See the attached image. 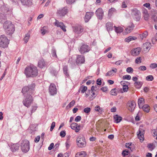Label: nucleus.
Instances as JSON below:
<instances>
[{"label": "nucleus", "mask_w": 157, "mask_h": 157, "mask_svg": "<svg viewBox=\"0 0 157 157\" xmlns=\"http://www.w3.org/2000/svg\"><path fill=\"white\" fill-rule=\"evenodd\" d=\"M37 107L36 106H32V109L31 110V113H33L36 110Z\"/></svg>", "instance_id": "55"}, {"label": "nucleus", "mask_w": 157, "mask_h": 157, "mask_svg": "<svg viewBox=\"0 0 157 157\" xmlns=\"http://www.w3.org/2000/svg\"><path fill=\"white\" fill-rule=\"evenodd\" d=\"M20 1L23 5H31L32 3V0H20Z\"/></svg>", "instance_id": "22"}, {"label": "nucleus", "mask_w": 157, "mask_h": 157, "mask_svg": "<svg viewBox=\"0 0 157 157\" xmlns=\"http://www.w3.org/2000/svg\"><path fill=\"white\" fill-rule=\"evenodd\" d=\"M143 110L146 113H148L149 111V106L147 105H144L141 107Z\"/></svg>", "instance_id": "31"}, {"label": "nucleus", "mask_w": 157, "mask_h": 157, "mask_svg": "<svg viewBox=\"0 0 157 157\" xmlns=\"http://www.w3.org/2000/svg\"><path fill=\"white\" fill-rule=\"evenodd\" d=\"M137 135L140 140L141 142L144 139V130L140 128L138 132H137Z\"/></svg>", "instance_id": "13"}, {"label": "nucleus", "mask_w": 157, "mask_h": 157, "mask_svg": "<svg viewBox=\"0 0 157 157\" xmlns=\"http://www.w3.org/2000/svg\"><path fill=\"white\" fill-rule=\"evenodd\" d=\"M117 72V69L116 68H114L113 69H112L111 70L109 71L105 75L106 76H109L113 74L116 73Z\"/></svg>", "instance_id": "27"}, {"label": "nucleus", "mask_w": 157, "mask_h": 157, "mask_svg": "<svg viewBox=\"0 0 157 157\" xmlns=\"http://www.w3.org/2000/svg\"><path fill=\"white\" fill-rule=\"evenodd\" d=\"M96 14L99 19H102L104 14L102 9L101 8H99L96 10Z\"/></svg>", "instance_id": "17"}, {"label": "nucleus", "mask_w": 157, "mask_h": 157, "mask_svg": "<svg viewBox=\"0 0 157 157\" xmlns=\"http://www.w3.org/2000/svg\"><path fill=\"white\" fill-rule=\"evenodd\" d=\"M21 148L22 152L26 153L29 149V142L26 140H23L21 143Z\"/></svg>", "instance_id": "5"}, {"label": "nucleus", "mask_w": 157, "mask_h": 157, "mask_svg": "<svg viewBox=\"0 0 157 157\" xmlns=\"http://www.w3.org/2000/svg\"><path fill=\"white\" fill-rule=\"evenodd\" d=\"M52 55L53 57H57V56L56 55V52L55 49H52Z\"/></svg>", "instance_id": "46"}, {"label": "nucleus", "mask_w": 157, "mask_h": 157, "mask_svg": "<svg viewBox=\"0 0 157 157\" xmlns=\"http://www.w3.org/2000/svg\"><path fill=\"white\" fill-rule=\"evenodd\" d=\"M101 82L100 79H98L97 80V84L98 85H101Z\"/></svg>", "instance_id": "63"}, {"label": "nucleus", "mask_w": 157, "mask_h": 157, "mask_svg": "<svg viewBox=\"0 0 157 157\" xmlns=\"http://www.w3.org/2000/svg\"><path fill=\"white\" fill-rule=\"evenodd\" d=\"M131 14L134 19L137 21H139L140 19V12L136 9H133L131 10Z\"/></svg>", "instance_id": "8"}, {"label": "nucleus", "mask_w": 157, "mask_h": 157, "mask_svg": "<svg viewBox=\"0 0 157 157\" xmlns=\"http://www.w3.org/2000/svg\"><path fill=\"white\" fill-rule=\"evenodd\" d=\"M136 39V37L132 36H129L125 39L126 42H129L131 40H135Z\"/></svg>", "instance_id": "32"}, {"label": "nucleus", "mask_w": 157, "mask_h": 157, "mask_svg": "<svg viewBox=\"0 0 157 157\" xmlns=\"http://www.w3.org/2000/svg\"><path fill=\"white\" fill-rule=\"evenodd\" d=\"M35 85L32 83L29 87L25 86L24 87L22 90L23 94L25 96L26 94H32L34 92V88L35 87Z\"/></svg>", "instance_id": "3"}, {"label": "nucleus", "mask_w": 157, "mask_h": 157, "mask_svg": "<svg viewBox=\"0 0 157 157\" xmlns=\"http://www.w3.org/2000/svg\"><path fill=\"white\" fill-rule=\"evenodd\" d=\"M115 28V30L117 33H120L123 32V29L121 27H116L114 26Z\"/></svg>", "instance_id": "30"}, {"label": "nucleus", "mask_w": 157, "mask_h": 157, "mask_svg": "<svg viewBox=\"0 0 157 157\" xmlns=\"http://www.w3.org/2000/svg\"><path fill=\"white\" fill-rule=\"evenodd\" d=\"M85 62V58L84 56L82 55H78L76 59V62L77 64L84 63Z\"/></svg>", "instance_id": "16"}, {"label": "nucleus", "mask_w": 157, "mask_h": 157, "mask_svg": "<svg viewBox=\"0 0 157 157\" xmlns=\"http://www.w3.org/2000/svg\"><path fill=\"white\" fill-rule=\"evenodd\" d=\"M3 27L8 34L13 33L15 30L14 25L10 21H5L3 23Z\"/></svg>", "instance_id": "2"}, {"label": "nucleus", "mask_w": 157, "mask_h": 157, "mask_svg": "<svg viewBox=\"0 0 157 157\" xmlns=\"http://www.w3.org/2000/svg\"><path fill=\"white\" fill-rule=\"evenodd\" d=\"M28 95L26 98L23 100V103L24 105L28 108L33 103V99L31 94H27Z\"/></svg>", "instance_id": "6"}, {"label": "nucleus", "mask_w": 157, "mask_h": 157, "mask_svg": "<svg viewBox=\"0 0 157 157\" xmlns=\"http://www.w3.org/2000/svg\"><path fill=\"white\" fill-rule=\"evenodd\" d=\"M106 27L107 30L108 32H109V31L112 30L113 26L112 23L110 22H108L106 23Z\"/></svg>", "instance_id": "26"}, {"label": "nucleus", "mask_w": 157, "mask_h": 157, "mask_svg": "<svg viewBox=\"0 0 157 157\" xmlns=\"http://www.w3.org/2000/svg\"><path fill=\"white\" fill-rule=\"evenodd\" d=\"M111 94L113 95H117V91L116 89H114L111 90L110 91Z\"/></svg>", "instance_id": "42"}, {"label": "nucleus", "mask_w": 157, "mask_h": 157, "mask_svg": "<svg viewBox=\"0 0 157 157\" xmlns=\"http://www.w3.org/2000/svg\"><path fill=\"white\" fill-rule=\"evenodd\" d=\"M114 119L115 122L118 123L121 121L122 118L118 115H116L114 116Z\"/></svg>", "instance_id": "29"}, {"label": "nucleus", "mask_w": 157, "mask_h": 157, "mask_svg": "<svg viewBox=\"0 0 157 157\" xmlns=\"http://www.w3.org/2000/svg\"><path fill=\"white\" fill-rule=\"evenodd\" d=\"M144 17L145 20L146 21L148 20L149 17V15L147 12L144 13Z\"/></svg>", "instance_id": "51"}, {"label": "nucleus", "mask_w": 157, "mask_h": 157, "mask_svg": "<svg viewBox=\"0 0 157 157\" xmlns=\"http://www.w3.org/2000/svg\"><path fill=\"white\" fill-rule=\"evenodd\" d=\"M90 109L89 107H87L86 108H85L84 110V112L86 113H88L90 111Z\"/></svg>", "instance_id": "47"}, {"label": "nucleus", "mask_w": 157, "mask_h": 157, "mask_svg": "<svg viewBox=\"0 0 157 157\" xmlns=\"http://www.w3.org/2000/svg\"><path fill=\"white\" fill-rule=\"evenodd\" d=\"M128 150H125L122 151V154L123 156H125L128 155Z\"/></svg>", "instance_id": "50"}, {"label": "nucleus", "mask_w": 157, "mask_h": 157, "mask_svg": "<svg viewBox=\"0 0 157 157\" xmlns=\"http://www.w3.org/2000/svg\"><path fill=\"white\" fill-rule=\"evenodd\" d=\"M139 69H140L141 71H144L146 69V68L145 66H141L139 68Z\"/></svg>", "instance_id": "59"}, {"label": "nucleus", "mask_w": 157, "mask_h": 157, "mask_svg": "<svg viewBox=\"0 0 157 157\" xmlns=\"http://www.w3.org/2000/svg\"><path fill=\"white\" fill-rule=\"evenodd\" d=\"M54 24L56 26L60 27L62 30L63 31L66 32V29H65V27L62 22H59L57 20H56V21L54 23Z\"/></svg>", "instance_id": "15"}, {"label": "nucleus", "mask_w": 157, "mask_h": 157, "mask_svg": "<svg viewBox=\"0 0 157 157\" xmlns=\"http://www.w3.org/2000/svg\"><path fill=\"white\" fill-rule=\"evenodd\" d=\"M133 71V69L131 67H128L127 68L126 71L128 73L132 72Z\"/></svg>", "instance_id": "56"}, {"label": "nucleus", "mask_w": 157, "mask_h": 157, "mask_svg": "<svg viewBox=\"0 0 157 157\" xmlns=\"http://www.w3.org/2000/svg\"><path fill=\"white\" fill-rule=\"evenodd\" d=\"M116 10L114 8H111L110 9H109L108 13V16L109 17H111L113 14L116 12Z\"/></svg>", "instance_id": "33"}, {"label": "nucleus", "mask_w": 157, "mask_h": 157, "mask_svg": "<svg viewBox=\"0 0 157 157\" xmlns=\"http://www.w3.org/2000/svg\"><path fill=\"white\" fill-rule=\"evenodd\" d=\"M76 142L77 146L79 147H83L86 146V142L85 139L82 135H80L77 136Z\"/></svg>", "instance_id": "4"}, {"label": "nucleus", "mask_w": 157, "mask_h": 157, "mask_svg": "<svg viewBox=\"0 0 157 157\" xmlns=\"http://www.w3.org/2000/svg\"><path fill=\"white\" fill-rule=\"evenodd\" d=\"M30 37V35L29 34L27 33L25 35V36L24 37V40L25 43H26L28 41L29 37Z\"/></svg>", "instance_id": "38"}, {"label": "nucleus", "mask_w": 157, "mask_h": 157, "mask_svg": "<svg viewBox=\"0 0 157 157\" xmlns=\"http://www.w3.org/2000/svg\"><path fill=\"white\" fill-rule=\"evenodd\" d=\"M49 93L51 95H53L57 93L56 86L54 84L51 83L49 87Z\"/></svg>", "instance_id": "10"}, {"label": "nucleus", "mask_w": 157, "mask_h": 157, "mask_svg": "<svg viewBox=\"0 0 157 157\" xmlns=\"http://www.w3.org/2000/svg\"><path fill=\"white\" fill-rule=\"evenodd\" d=\"M148 35L147 32V31H145L142 34L140 35V37L142 40H143L144 38H146Z\"/></svg>", "instance_id": "34"}, {"label": "nucleus", "mask_w": 157, "mask_h": 157, "mask_svg": "<svg viewBox=\"0 0 157 157\" xmlns=\"http://www.w3.org/2000/svg\"><path fill=\"white\" fill-rule=\"evenodd\" d=\"M46 64L44 60L41 59L39 60L38 63V66L40 68H43L46 66Z\"/></svg>", "instance_id": "24"}, {"label": "nucleus", "mask_w": 157, "mask_h": 157, "mask_svg": "<svg viewBox=\"0 0 157 157\" xmlns=\"http://www.w3.org/2000/svg\"><path fill=\"white\" fill-rule=\"evenodd\" d=\"M146 79L148 81H152L154 79V77L152 75H149L146 77Z\"/></svg>", "instance_id": "40"}, {"label": "nucleus", "mask_w": 157, "mask_h": 157, "mask_svg": "<svg viewBox=\"0 0 157 157\" xmlns=\"http://www.w3.org/2000/svg\"><path fill=\"white\" fill-rule=\"evenodd\" d=\"M123 79L130 80L131 78V77L130 75H126L124 76L122 78Z\"/></svg>", "instance_id": "44"}, {"label": "nucleus", "mask_w": 157, "mask_h": 157, "mask_svg": "<svg viewBox=\"0 0 157 157\" xmlns=\"http://www.w3.org/2000/svg\"><path fill=\"white\" fill-rule=\"evenodd\" d=\"M24 72L28 77L36 76L38 73L37 68L34 66L27 67L25 68Z\"/></svg>", "instance_id": "1"}, {"label": "nucleus", "mask_w": 157, "mask_h": 157, "mask_svg": "<svg viewBox=\"0 0 157 157\" xmlns=\"http://www.w3.org/2000/svg\"><path fill=\"white\" fill-rule=\"evenodd\" d=\"M141 51V48L140 47L134 48L131 51V54L133 56H137L139 55Z\"/></svg>", "instance_id": "18"}, {"label": "nucleus", "mask_w": 157, "mask_h": 157, "mask_svg": "<svg viewBox=\"0 0 157 157\" xmlns=\"http://www.w3.org/2000/svg\"><path fill=\"white\" fill-rule=\"evenodd\" d=\"M66 135L65 131H61L60 133V136L62 137H64Z\"/></svg>", "instance_id": "52"}, {"label": "nucleus", "mask_w": 157, "mask_h": 157, "mask_svg": "<svg viewBox=\"0 0 157 157\" xmlns=\"http://www.w3.org/2000/svg\"><path fill=\"white\" fill-rule=\"evenodd\" d=\"M93 15V13L92 12H90L86 13L84 18L85 22H88Z\"/></svg>", "instance_id": "20"}, {"label": "nucleus", "mask_w": 157, "mask_h": 157, "mask_svg": "<svg viewBox=\"0 0 157 157\" xmlns=\"http://www.w3.org/2000/svg\"><path fill=\"white\" fill-rule=\"evenodd\" d=\"M63 71L64 73L66 75H68V74L67 73V66H65L63 68Z\"/></svg>", "instance_id": "41"}, {"label": "nucleus", "mask_w": 157, "mask_h": 157, "mask_svg": "<svg viewBox=\"0 0 157 157\" xmlns=\"http://www.w3.org/2000/svg\"><path fill=\"white\" fill-rule=\"evenodd\" d=\"M87 90V87L86 86L82 85L80 87L79 91H81L82 93H83Z\"/></svg>", "instance_id": "36"}, {"label": "nucleus", "mask_w": 157, "mask_h": 157, "mask_svg": "<svg viewBox=\"0 0 157 157\" xmlns=\"http://www.w3.org/2000/svg\"><path fill=\"white\" fill-rule=\"evenodd\" d=\"M71 127L72 129L74 130L75 132H78L80 130V126L78 125L76 123H73L71 124Z\"/></svg>", "instance_id": "19"}, {"label": "nucleus", "mask_w": 157, "mask_h": 157, "mask_svg": "<svg viewBox=\"0 0 157 157\" xmlns=\"http://www.w3.org/2000/svg\"><path fill=\"white\" fill-rule=\"evenodd\" d=\"M75 104V101L74 100L72 101L67 106H68L69 107H71L72 106H73Z\"/></svg>", "instance_id": "48"}, {"label": "nucleus", "mask_w": 157, "mask_h": 157, "mask_svg": "<svg viewBox=\"0 0 157 157\" xmlns=\"http://www.w3.org/2000/svg\"><path fill=\"white\" fill-rule=\"evenodd\" d=\"M67 3L68 4H72L74 2L75 0H66Z\"/></svg>", "instance_id": "60"}, {"label": "nucleus", "mask_w": 157, "mask_h": 157, "mask_svg": "<svg viewBox=\"0 0 157 157\" xmlns=\"http://www.w3.org/2000/svg\"><path fill=\"white\" fill-rule=\"evenodd\" d=\"M40 136H37L35 138L34 140V141L36 143H38L40 140Z\"/></svg>", "instance_id": "57"}, {"label": "nucleus", "mask_w": 157, "mask_h": 157, "mask_svg": "<svg viewBox=\"0 0 157 157\" xmlns=\"http://www.w3.org/2000/svg\"><path fill=\"white\" fill-rule=\"evenodd\" d=\"M128 109L130 111H133L136 107V103L134 101H128L127 103Z\"/></svg>", "instance_id": "11"}, {"label": "nucleus", "mask_w": 157, "mask_h": 157, "mask_svg": "<svg viewBox=\"0 0 157 157\" xmlns=\"http://www.w3.org/2000/svg\"><path fill=\"white\" fill-rule=\"evenodd\" d=\"M90 50V48L88 45L83 44L81 46L79 51L81 53H84L89 52Z\"/></svg>", "instance_id": "14"}, {"label": "nucleus", "mask_w": 157, "mask_h": 157, "mask_svg": "<svg viewBox=\"0 0 157 157\" xmlns=\"http://www.w3.org/2000/svg\"><path fill=\"white\" fill-rule=\"evenodd\" d=\"M135 62L136 63H139L141 62V58L140 57H137L135 60Z\"/></svg>", "instance_id": "45"}, {"label": "nucleus", "mask_w": 157, "mask_h": 157, "mask_svg": "<svg viewBox=\"0 0 157 157\" xmlns=\"http://www.w3.org/2000/svg\"><path fill=\"white\" fill-rule=\"evenodd\" d=\"M138 104L140 108L141 109V107L143 105L144 103V99L142 98H140L138 99Z\"/></svg>", "instance_id": "28"}, {"label": "nucleus", "mask_w": 157, "mask_h": 157, "mask_svg": "<svg viewBox=\"0 0 157 157\" xmlns=\"http://www.w3.org/2000/svg\"><path fill=\"white\" fill-rule=\"evenodd\" d=\"M55 124L56 123L55 122H53L52 123L50 129L51 131H52L54 128L55 126Z\"/></svg>", "instance_id": "53"}, {"label": "nucleus", "mask_w": 157, "mask_h": 157, "mask_svg": "<svg viewBox=\"0 0 157 157\" xmlns=\"http://www.w3.org/2000/svg\"><path fill=\"white\" fill-rule=\"evenodd\" d=\"M81 119V117L80 116H78L76 117L75 119V121L76 122H78L80 121Z\"/></svg>", "instance_id": "54"}, {"label": "nucleus", "mask_w": 157, "mask_h": 157, "mask_svg": "<svg viewBox=\"0 0 157 157\" xmlns=\"http://www.w3.org/2000/svg\"><path fill=\"white\" fill-rule=\"evenodd\" d=\"M128 87L127 85H124L123 86L122 89L124 92H127L128 90Z\"/></svg>", "instance_id": "43"}, {"label": "nucleus", "mask_w": 157, "mask_h": 157, "mask_svg": "<svg viewBox=\"0 0 157 157\" xmlns=\"http://www.w3.org/2000/svg\"><path fill=\"white\" fill-rule=\"evenodd\" d=\"M41 34L42 35H44V34H45L47 32V30H44V29H41Z\"/></svg>", "instance_id": "62"}, {"label": "nucleus", "mask_w": 157, "mask_h": 157, "mask_svg": "<svg viewBox=\"0 0 157 157\" xmlns=\"http://www.w3.org/2000/svg\"><path fill=\"white\" fill-rule=\"evenodd\" d=\"M19 147V145L18 144H14L11 146V149L13 152H15L18 150Z\"/></svg>", "instance_id": "25"}, {"label": "nucleus", "mask_w": 157, "mask_h": 157, "mask_svg": "<svg viewBox=\"0 0 157 157\" xmlns=\"http://www.w3.org/2000/svg\"><path fill=\"white\" fill-rule=\"evenodd\" d=\"M142 83L141 82H135L134 83V85L137 88H140L142 86Z\"/></svg>", "instance_id": "37"}, {"label": "nucleus", "mask_w": 157, "mask_h": 157, "mask_svg": "<svg viewBox=\"0 0 157 157\" xmlns=\"http://www.w3.org/2000/svg\"><path fill=\"white\" fill-rule=\"evenodd\" d=\"M83 29L82 27L79 25H77L73 28V31L76 34H79L82 32Z\"/></svg>", "instance_id": "12"}, {"label": "nucleus", "mask_w": 157, "mask_h": 157, "mask_svg": "<svg viewBox=\"0 0 157 157\" xmlns=\"http://www.w3.org/2000/svg\"><path fill=\"white\" fill-rule=\"evenodd\" d=\"M107 88L106 87H103L101 88V90H102L103 92H105L107 90Z\"/></svg>", "instance_id": "61"}, {"label": "nucleus", "mask_w": 157, "mask_h": 157, "mask_svg": "<svg viewBox=\"0 0 157 157\" xmlns=\"http://www.w3.org/2000/svg\"><path fill=\"white\" fill-rule=\"evenodd\" d=\"M9 44V40L5 35L0 36V46L3 48H5Z\"/></svg>", "instance_id": "7"}, {"label": "nucleus", "mask_w": 157, "mask_h": 157, "mask_svg": "<svg viewBox=\"0 0 157 157\" xmlns=\"http://www.w3.org/2000/svg\"><path fill=\"white\" fill-rule=\"evenodd\" d=\"M95 110L97 112H101L103 110L102 108H101L99 106L97 105L95 107Z\"/></svg>", "instance_id": "39"}, {"label": "nucleus", "mask_w": 157, "mask_h": 157, "mask_svg": "<svg viewBox=\"0 0 157 157\" xmlns=\"http://www.w3.org/2000/svg\"><path fill=\"white\" fill-rule=\"evenodd\" d=\"M144 51H148L151 48V44L149 42H146L143 45Z\"/></svg>", "instance_id": "23"}, {"label": "nucleus", "mask_w": 157, "mask_h": 157, "mask_svg": "<svg viewBox=\"0 0 157 157\" xmlns=\"http://www.w3.org/2000/svg\"><path fill=\"white\" fill-rule=\"evenodd\" d=\"M134 27V24L132 23H131L130 25H128L127 28L125 29V32L127 33H130L133 29Z\"/></svg>", "instance_id": "21"}, {"label": "nucleus", "mask_w": 157, "mask_h": 157, "mask_svg": "<svg viewBox=\"0 0 157 157\" xmlns=\"http://www.w3.org/2000/svg\"><path fill=\"white\" fill-rule=\"evenodd\" d=\"M54 144L53 143H52L48 147V150H51L54 147Z\"/></svg>", "instance_id": "58"}, {"label": "nucleus", "mask_w": 157, "mask_h": 157, "mask_svg": "<svg viewBox=\"0 0 157 157\" xmlns=\"http://www.w3.org/2000/svg\"><path fill=\"white\" fill-rule=\"evenodd\" d=\"M67 7H65L63 8L59 9L57 10V14L60 17H62L64 16L67 13Z\"/></svg>", "instance_id": "9"}, {"label": "nucleus", "mask_w": 157, "mask_h": 157, "mask_svg": "<svg viewBox=\"0 0 157 157\" xmlns=\"http://www.w3.org/2000/svg\"><path fill=\"white\" fill-rule=\"evenodd\" d=\"M86 152L85 151H82L79 153H77L76 155V157H85Z\"/></svg>", "instance_id": "35"}, {"label": "nucleus", "mask_w": 157, "mask_h": 157, "mask_svg": "<svg viewBox=\"0 0 157 157\" xmlns=\"http://www.w3.org/2000/svg\"><path fill=\"white\" fill-rule=\"evenodd\" d=\"M150 67L152 69L155 68L157 67V64L156 63H151Z\"/></svg>", "instance_id": "49"}, {"label": "nucleus", "mask_w": 157, "mask_h": 157, "mask_svg": "<svg viewBox=\"0 0 157 157\" xmlns=\"http://www.w3.org/2000/svg\"><path fill=\"white\" fill-rule=\"evenodd\" d=\"M127 6L125 2H122V7L123 8H126Z\"/></svg>", "instance_id": "64"}]
</instances>
